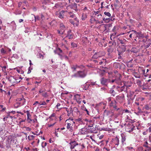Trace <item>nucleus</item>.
Masks as SVG:
<instances>
[{
  "instance_id": "nucleus-1",
  "label": "nucleus",
  "mask_w": 151,
  "mask_h": 151,
  "mask_svg": "<svg viewBox=\"0 0 151 151\" xmlns=\"http://www.w3.org/2000/svg\"><path fill=\"white\" fill-rule=\"evenodd\" d=\"M87 71L86 70H84L82 71H78L77 73L72 76V77H80L82 78L85 77L86 75Z\"/></svg>"
},
{
  "instance_id": "nucleus-2",
  "label": "nucleus",
  "mask_w": 151,
  "mask_h": 151,
  "mask_svg": "<svg viewBox=\"0 0 151 151\" xmlns=\"http://www.w3.org/2000/svg\"><path fill=\"white\" fill-rule=\"evenodd\" d=\"M128 104H131L133 102V101L135 98L136 95L134 94L133 92H130L129 94L127 95Z\"/></svg>"
},
{
  "instance_id": "nucleus-3",
  "label": "nucleus",
  "mask_w": 151,
  "mask_h": 151,
  "mask_svg": "<svg viewBox=\"0 0 151 151\" xmlns=\"http://www.w3.org/2000/svg\"><path fill=\"white\" fill-rule=\"evenodd\" d=\"M60 30H58L57 31L58 33L61 35L63 34L66 29V28L63 23L60 24Z\"/></svg>"
},
{
  "instance_id": "nucleus-4",
  "label": "nucleus",
  "mask_w": 151,
  "mask_h": 151,
  "mask_svg": "<svg viewBox=\"0 0 151 151\" xmlns=\"http://www.w3.org/2000/svg\"><path fill=\"white\" fill-rule=\"evenodd\" d=\"M116 100L120 103H122L125 99L124 95L123 94L121 95L116 96Z\"/></svg>"
},
{
  "instance_id": "nucleus-5",
  "label": "nucleus",
  "mask_w": 151,
  "mask_h": 151,
  "mask_svg": "<svg viewBox=\"0 0 151 151\" xmlns=\"http://www.w3.org/2000/svg\"><path fill=\"white\" fill-rule=\"evenodd\" d=\"M115 83L117 84H119L121 82V75L119 73L117 74L115 78Z\"/></svg>"
},
{
  "instance_id": "nucleus-6",
  "label": "nucleus",
  "mask_w": 151,
  "mask_h": 151,
  "mask_svg": "<svg viewBox=\"0 0 151 151\" xmlns=\"http://www.w3.org/2000/svg\"><path fill=\"white\" fill-rule=\"evenodd\" d=\"M117 103V102L115 100L111 101L109 103V105L111 107H112L115 109L116 110V111H118L119 109V108H117V106L116 105Z\"/></svg>"
},
{
  "instance_id": "nucleus-7",
  "label": "nucleus",
  "mask_w": 151,
  "mask_h": 151,
  "mask_svg": "<svg viewBox=\"0 0 151 151\" xmlns=\"http://www.w3.org/2000/svg\"><path fill=\"white\" fill-rule=\"evenodd\" d=\"M6 78L8 79L9 81L12 84L17 83V82H16V78L14 76H11L9 78L6 77Z\"/></svg>"
},
{
  "instance_id": "nucleus-8",
  "label": "nucleus",
  "mask_w": 151,
  "mask_h": 151,
  "mask_svg": "<svg viewBox=\"0 0 151 151\" xmlns=\"http://www.w3.org/2000/svg\"><path fill=\"white\" fill-rule=\"evenodd\" d=\"M124 65L122 63H119L116 62L114 63L113 64L115 68H118L119 69H121Z\"/></svg>"
},
{
  "instance_id": "nucleus-9",
  "label": "nucleus",
  "mask_w": 151,
  "mask_h": 151,
  "mask_svg": "<svg viewBox=\"0 0 151 151\" xmlns=\"http://www.w3.org/2000/svg\"><path fill=\"white\" fill-rule=\"evenodd\" d=\"M127 86L125 85H124L123 86L121 87L117 86L116 88L118 91L120 92H122L124 91L126 92L127 91Z\"/></svg>"
},
{
  "instance_id": "nucleus-10",
  "label": "nucleus",
  "mask_w": 151,
  "mask_h": 151,
  "mask_svg": "<svg viewBox=\"0 0 151 151\" xmlns=\"http://www.w3.org/2000/svg\"><path fill=\"white\" fill-rule=\"evenodd\" d=\"M69 145H70V149L71 150H73L76 146L78 145V144L76 141H73L69 143Z\"/></svg>"
},
{
  "instance_id": "nucleus-11",
  "label": "nucleus",
  "mask_w": 151,
  "mask_h": 151,
  "mask_svg": "<svg viewBox=\"0 0 151 151\" xmlns=\"http://www.w3.org/2000/svg\"><path fill=\"white\" fill-rule=\"evenodd\" d=\"M108 81L107 79L104 78H102L100 80L101 84L104 86H107Z\"/></svg>"
},
{
  "instance_id": "nucleus-12",
  "label": "nucleus",
  "mask_w": 151,
  "mask_h": 151,
  "mask_svg": "<svg viewBox=\"0 0 151 151\" xmlns=\"http://www.w3.org/2000/svg\"><path fill=\"white\" fill-rule=\"evenodd\" d=\"M127 127H128V125L127 126ZM129 127L130 128V129L129 130V129H129V128H127V132H132L133 130L134 129V127L133 126V124H130L129 125L128 127Z\"/></svg>"
},
{
  "instance_id": "nucleus-13",
  "label": "nucleus",
  "mask_w": 151,
  "mask_h": 151,
  "mask_svg": "<svg viewBox=\"0 0 151 151\" xmlns=\"http://www.w3.org/2000/svg\"><path fill=\"white\" fill-rule=\"evenodd\" d=\"M65 12V11L62 10L58 14V17L60 19H63L64 15V13Z\"/></svg>"
},
{
  "instance_id": "nucleus-14",
  "label": "nucleus",
  "mask_w": 151,
  "mask_h": 151,
  "mask_svg": "<svg viewBox=\"0 0 151 151\" xmlns=\"http://www.w3.org/2000/svg\"><path fill=\"white\" fill-rule=\"evenodd\" d=\"M113 143L115 146H118L119 144V141L117 137H116L113 139Z\"/></svg>"
},
{
  "instance_id": "nucleus-15",
  "label": "nucleus",
  "mask_w": 151,
  "mask_h": 151,
  "mask_svg": "<svg viewBox=\"0 0 151 151\" xmlns=\"http://www.w3.org/2000/svg\"><path fill=\"white\" fill-rule=\"evenodd\" d=\"M114 19H115L114 18H106L105 17H104L103 18V21H104L106 22H108L110 21V20L113 21L114 20Z\"/></svg>"
},
{
  "instance_id": "nucleus-16",
  "label": "nucleus",
  "mask_w": 151,
  "mask_h": 151,
  "mask_svg": "<svg viewBox=\"0 0 151 151\" xmlns=\"http://www.w3.org/2000/svg\"><path fill=\"white\" fill-rule=\"evenodd\" d=\"M67 129L70 132L73 131L72 127L71 124L70 123H67Z\"/></svg>"
},
{
  "instance_id": "nucleus-17",
  "label": "nucleus",
  "mask_w": 151,
  "mask_h": 151,
  "mask_svg": "<svg viewBox=\"0 0 151 151\" xmlns=\"http://www.w3.org/2000/svg\"><path fill=\"white\" fill-rule=\"evenodd\" d=\"M144 108L147 110H151V104H147L145 105L144 107Z\"/></svg>"
},
{
  "instance_id": "nucleus-18",
  "label": "nucleus",
  "mask_w": 151,
  "mask_h": 151,
  "mask_svg": "<svg viewBox=\"0 0 151 151\" xmlns=\"http://www.w3.org/2000/svg\"><path fill=\"white\" fill-rule=\"evenodd\" d=\"M66 111L67 112L68 114L67 115L68 116H70L71 114L73 112V111L72 110V108H70L69 109H68V108H66Z\"/></svg>"
},
{
  "instance_id": "nucleus-19",
  "label": "nucleus",
  "mask_w": 151,
  "mask_h": 151,
  "mask_svg": "<svg viewBox=\"0 0 151 151\" xmlns=\"http://www.w3.org/2000/svg\"><path fill=\"white\" fill-rule=\"evenodd\" d=\"M117 41L119 42L120 43L122 44L125 45L126 44V42H127V41L124 39L122 40L120 39H118V41Z\"/></svg>"
},
{
  "instance_id": "nucleus-20",
  "label": "nucleus",
  "mask_w": 151,
  "mask_h": 151,
  "mask_svg": "<svg viewBox=\"0 0 151 151\" xmlns=\"http://www.w3.org/2000/svg\"><path fill=\"white\" fill-rule=\"evenodd\" d=\"M121 136L122 137V143L123 144L126 140V136L124 134L122 133L121 134Z\"/></svg>"
},
{
  "instance_id": "nucleus-21",
  "label": "nucleus",
  "mask_w": 151,
  "mask_h": 151,
  "mask_svg": "<svg viewBox=\"0 0 151 151\" xmlns=\"http://www.w3.org/2000/svg\"><path fill=\"white\" fill-rule=\"evenodd\" d=\"M106 113V115L108 116H112L114 115V113L111 111H106L105 110L104 111Z\"/></svg>"
},
{
  "instance_id": "nucleus-22",
  "label": "nucleus",
  "mask_w": 151,
  "mask_h": 151,
  "mask_svg": "<svg viewBox=\"0 0 151 151\" xmlns=\"http://www.w3.org/2000/svg\"><path fill=\"white\" fill-rule=\"evenodd\" d=\"M145 100V98L142 97H137L136 99V101H138L140 102V103L142 102V103H143V101Z\"/></svg>"
},
{
  "instance_id": "nucleus-23",
  "label": "nucleus",
  "mask_w": 151,
  "mask_h": 151,
  "mask_svg": "<svg viewBox=\"0 0 151 151\" xmlns=\"http://www.w3.org/2000/svg\"><path fill=\"white\" fill-rule=\"evenodd\" d=\"M109 93L111 94V95L114 96L116 95V92L112 88L110 90Z\"/></svg>"
},
{
  "instance_id": "nucleus-24",
  "label": "nucleus",
  "mask_w": 151,
  "mask_h": 151,
  "mask_svg": "<svg viewBox=\"0 0 151 151\" xmlns=\"http://www.w3.org/2000/svg\"><path fill=\"white\" fill-rule=\"evenodd\" d=\"M70 17L71 18H75V19L76 20H77V18L76 17H75V15L72 12H69L68 13Z\"/></svg>"
},
{
  "instance_id": "nucleus-25",
  "label": "nucleus",
  "mask_w": 151,
  "mask_h": 151,
  "mask_svg": "<svg viewBox=\"0 0 151 151\" xmlns=\"http://www.w3.org/2000/svg\"><path fill=\"white\" fill-rule=\"evenodd\" d=\"M120 48H121V50H120L121 52H124L126 50V46L125 45H122Z\"/></svg>"
},
{
  "instance_id": "nucleus-26",
  "label": "nucleus",
  "mask_w": 151,
  "mask_h": 151,
  "mask_svg": "<svg viewBox=\"0 0 151 151\" xmlns=\"http://www.w3.org/2000/svg\"><path fill=\"white\" fill-rule=\"evenodd\" d=\"M10 142L9 141V140H7L6 142V146L7 148H9L10 147Z\"/></svg>"
},
{
  "instance_id": "nucleus-27",
  "label": "nucleus",
  "mask_w": 151,
  "mask_h": 151,
  "mask_svg": "<svg viewBox=\"0 0 151 151\" xmlns=\"http://www.w3.org/2000/svg\"><path fill=\"white\" fill-rule=\"evenodd\" d=\"M88 82H87L84 85V88H83V89L86 90H87L88 89L89 86V84H88Z\"/></svg>"
},
{
  "instance_id": "nucleus-28",
  "label": "nucleus",
  "mask_w": 151,
  "mask_h": 151,
  "mask_svg": "<svg viewBox=\"0 0 151 151\" xmlns=\"http://www.w3.org/2000/svg\"><path fill=\"white\" fill-rule=\"evenodd\" d=\"M143 119L145 120H147L148 118H150V116H147L145 113H144V112H143Z\"/></svg>"
},
{
  "instance_id": "nucleus-29",
  "label": "nucleus",
  "mask_w": 151,
  "mask_h": 151,
  "mask_svg": "<svg viewBox=\"0 0 151 151\" xmlns=\"http://www.w3.org/2000/svg\"><path fill=\"white\" fill-rule=\"evenodd\" d=\"M137 109L138 110V111L135 113L137 115H139L141 114L142 112V111L141 109L139 107H138Z\"/></svg>"
},
{
  "instance_id": "nucleus-30",
  "label": "nucleus",
  "mask_w": 151,
  "mask_h": 151,
  "mask_svg": "<svg viewBox=\"0 0 151 151\" xmlns=\"http://www.w3.org/2000/svg\"><path fill=\"white\" fill-rule=\"evenodd\" d=\"M101 57V55H97V53L95 52L94 55L92 56V58L94 59H97L98 57Z\"/></svg>"
},
{
  "instance_id": "nucleus-31",
  "label": "nucleus",
  "mask_w": 151,
  "mask_h": 151,
  "mask_svg": "<svg viewBox=\"0 0 151 151\" xmlns=\"http://www.w3.org/2000/svg\"><path fill=\"white\" fill-rule=\"evenodd\" d=\"M113 50L109 48L107 49V52H108V55L110 56H111V54L113 52Z\"/></svg>"
},
{
  "instance_id": "nucleus-32",
  "label": "nucleus",
  "mask_w": 151,
  "mask_h": 151,
  "mask_svg": "<svg viewBox=\"0 0 151 151\" xmlns=\"http://www.w3.org/2000/svg\"><path fill=\"white\" fill-rule=\"evenodd\" d=\"M73 35L71 34H68V35L66 36V37H68L69 39L73 38Z\"/></svg>"
},
{
  "instance_id": "nucleus-33",
  "label": "nucleus",
  "mask_w": 151,
  "mask_h": 151,
  "mask_svg": "<svg viewBox=\"0 0 151 151\" xmlns=\"http://www.w3.org/2000/svg\"><path fill=\"white\" fill-rule=\"evenodd\" d=\"M54 52L55 54H57L60 56L61 58L62 59V58L63 56L61 54V53L59 52L56 51V50H54Z\"/></svg>"
},
{
  "instance_id": "nucleus-34",
  "label": "nucleus",
  "mask_w": 151,
  "mask_h": 151,
  "mask_svg": "<svg viewBox=\"0 0 151 151\" xmlns=\"http://www.w3.org/2000/svg\"><path fill=\"white\" fill-rule=\"evenodd\" d=\"M35 137V136L33 135H30L28 137V139L29 140H33Z\"/></svg>"
},
{
  "instance_id": "nucleus-35",
  "label": "nucleus",
  "mask_w": 151,
  "mask_h": 151,
  "mask_svg": "<svg viewBox=\"0 0 151 151\" xmlns=\"http://www.w3.org/2000/svg\"><path fill=\"white\" fill-rule=\"evenodd\" d=\"M71 7L73 9H76L77 7V4L76 3H74L72 5H71Z\"/></svg>"
},
{
  "instance_id": "nucleus-36",
  "label": "nucleus",
  "mask_w": 151,
  "mask_h": 151,
  "mask_svg": "<svg viewBox=\"0 0 151 151\" xmlns=\"http://www.w3.org/2000/svg\"><path fill=\"white\" fill-rule=\"evenodd\" d=\"M127 148L129 150V151H134V150L133 148L132 147H127Z\"/></svg>"
},
{
  "instance_id": "nucleus-37",
  "label": "nucleus",
  "mask_w": 151,
  "mask_h": 151,
  "mask_svg": "<svg viewBox=\"0 0 151 151\" xmlns=\"http://www.w3.org/2000/svg\"><path fill=\"white\" fill-rule=\"evenodd\" d=\"M71 45L73 47H77V44L73 42L71 43Z\"/></svg>"
},
{
  "instance_id": "nucleus-38",
  "label": "nucleus",
  "mask_w": 151,
  "mask_h": 151,
  "mask_svg": "<svg viewBox=\"0 0 151 151\" xmlns=\"http://www.w3.org/2000/svg\"><path fill=\"white\" fill-rule=\"evenodd\" d=\"M86 18V14H83L82 17V20H85Z\"/></svg>"
},
{
  "instance_id": "nucleus-39",
  "label": "nucleus",
  "mask_w": 151,
  "mask_h": 151,
  "mask_svg": "<svg viewBox=\"0 0 151 151\" xmlns=\"http://www.w3.org/2000/svg\"><path fill=\"white\" fill-rule=\"evenodd\" d=\"M47 145V143L46 142H42V146L43 148H44Z\"/></svg>"
},
{
  "instance_id": "nucleus-40",
  "label": "nucleus",
  "mask_w": 151,
  "mask_h": 151,
  "mask_svg": "<svg viewBox=\"0 0 151 151\" xmlns=\"http://www.w3.org/2000/svg\"><path fill=\"white\" fill-rule=\"evenodd\" d=\"M104 14L105 15L108 16V17H110L111 15V14L110 13H109V12H105L104 13Z\"/></svg>"
},
{
  "instance_id": "nucleus-41",
  "label": "nucleus",
  "mask_w": 151,
  "mask_h": 151,
  "mask_svg": "<svg viewBox=\"0 0 151 151\" xmlns=\"http://www.w3.org/2000/svg\"><path fill=\"white\" fill-rule=\"evenodd\" d=\"M1 53H3V54H5L6 53V51H5V50H4V48H2L1 49Z\"/></svg>"
},
{
  "instance_id": "nucleus-42",
  "label": "nucleus",
  "mask_w": 151,
  "mask_h": 151,
  "mask_svg": "<svg viewBox=\"0 0 151 151\" xmlns=\"http://www.w3.org/2000/svg\"><path fill=\"white\" fill-rule=\"evenodd\" d=\"M42 96L44 97H46L47 96V93H44L42 94Z\"/></svg>"
},
{
  "instance_id": "nucleus-43",
  "label": "nucleus",
  "mask_w": 151,
  "mask_h": 151,
  "mask_svg": "<svg viewBox=\"0 0 151 151\" xmlns=\"http://www.w3.org/2000/svg\"><path fill=\"white\" fill-rule=\"evenodd\" d=\"M144 113H145L147 116H149V114L151 112H148L147 111H144Z\"/></svg>"
},
{
  "instance_id": "nucleus-44",
  "label": "nucleus",
  "mask_w": 151,
  "mask_h": 151,
  "mask_svg": "<svg viewBox=\"0 0 151 151\" xmlns=\"http://www.w3.org/2000/svg\"><path fill=\"white\" fill-rule=\"evenodd\" d=\"M56 51L59 52V51L60 52H59L62 53L63 52V51L62 50L60 49L59 48H58V49L56 50Z\"/></svg>"
},
{
  "instance_id": "nucleus-45",
  "label": "nucleus",
  "mask_w": 151,
  "mask_h": 151,
  "mask_svg": "<svg viewBox=\"0 0 151 151\" xmlns=\"http://www.w3.org/2000/svg\"><path fill=\"white\" fill-rule=\"evenodd\" d=\"M78 146L76 148V149L77 150H80L81 149V146L80 145V144L79 145H77Z\"/></svg>"
},
{
  "instance_id": "nucleus-46",
  "label": "nucleus",
  "mask_w": 151,
  "mask_h": 151,
  "mask_svg": "<svg viewBox=\"0 0 151 151\" xmlns=\"http://www.w3.org/2000/svg\"><path fill=\"white\" fill-rule=\"evenodd\" d=\"M127 66L128 68L132 67L133 66V65L131 64H127Z\"/></svg>"
},
{
  "instance_id": "nucleus-47",
  "label": "nucleus",
  "mask_w": 151,
  "mask_h": 151,
  "mask_svg": "<svg viewBox=\"0 0 151 151\" xmlns=\"http://www.w3.org/2000/svg\"><path fill=\"white\" fill-rule=\"evenodd\" d=\"M97 16V18L99 19H100L102 15L101 14H98L97 15H96Z\"/></svg>"
},
{
  "instance_id": "nucleus-48",
  "label": "nucleus",
  "mask_w": 151,
  "mask_h": 151,
  "mask_svg": "<svg viewBox=\"0 0 151 151\" xmlns=\"http://www.w3.org/2000/svg\"><path fill=\"white\" fill-rule=\"evenodd\" d=\"M2 70L4 72H5V71H6V66H3V67H2Z\"/></svg>"
},
{
  "instance_id": "nucleus-49",
  "label": "nucleus",
  "mask_w": 151,
  "mask_h": 151,
  "mask_svg": "<svg viewBox=\"0 0 151 151\" xmlns=\"http://www.w3.org/2000/svg\"><path fill=\"white\" fill-rule=\"evenodd\" d=\"M134 103L137 105V106H139L140 103H141L140 102L138 101H136V100H135Z\"/></svg>"
},
{
  "instance_id": "nucleus-50",
  "label": "nucleus",
  "mask_w": 151,
  "mask_h": 151,
  "mask_svg": "<svg viewBox=\"0 0 151 151\" xmlns=\"http://www.w3.org/2000/svg\"><path fill=\"white\" fill-rule=\"evenodd\" d=\"M71 68L73 70V71H74L76 70V67L74 66H73L71 67Z\"/></svg>"
},
{
  "instance_id": "nucleus-51",
  "label": "nucleus",
  "mask_w": 151,
  "mask_h": 151,
  "mask_svg": "<svg viewBox=\"0 0 151 151\" xmlns=\"http://www.w3.org/2000/svg\"><path fill=\"white\" fill-rule=\"evenodd\" d=\"M27 119H29V116H30V115L29 114V112L28 111H27Z\"/></svg>"
},
{
  "instance_id": "nucleus-52",
  "label": "nucleus",
  "mask_w": 151,
  "mask_h": 151,
  "mask_svg": "<svg viewBox=\"0 0 151 151\" xmlns=\"http://www.w3.org/2000/svg\"><path fill=\"white\" fill-rule=\"evenodd\" d=\"M145 146L146 147H147V149L149 150V151H150V150H151V147H149L148 146H146V145H145Z\"/></svg>"
},
{
  "instance_id": "nucleus-53",
  "label": "nucleus",
  "mask_w": 151,
  "mask_h": 151,
  "mask_svg": "<svg viewBox=\"0 0 151 151\" xmlns=\"http://www.w3.org/2000/svg\"><path fill=\"white\" fill-rule=\"evenodd\" d=\"M20 100L23 103V104L25 102V100L24 99H20Z\"/></svg>"
},
{
  "instance_id": "nucleus-54",
  "label": "nucleus",
  "mask_w": 151,
  "mask_h": 151,
  "mask_svg": "<svg viewBox=\"0 0 151 151\" xmlns=\"http://www.w3.org/2000/svg\"><path fill=\"white\" fill-rule=\"evenodd\" d=\"M4 133L3 130L1 128L0 129V134H3Z\"/></svg>"
},
{
  "instance_id": "nucleus-55",
  "label": "nucleus",
  "mask_w": 151,
  "mask_h": 151,
  "mask_svg": "<svg viewBox=\"0 0 151 151\" xmlns=\"http://www.w3.org/2000/svg\"><path fill=\"white\" fill-rule=\"evenodd\" d=\"M46 104L45 101H43L40 104V105H46Z\"/></svg>"
},
{
  "instance_id": "nucleus-56",
  "label": "nucleus",
  "mask_w": 151,
  "mask_h": 151,
  "mask_svg": "<svg viewBox=\"0 0 151 151\" xmlns=\"http://www.w3.org/2000/svg\"><path fill=\"white\" fill-rule=\"evenodd\" d=\"M99 12V11H97L96 12H94V14L95 15H97V14H98Z\"/></svg>"
},
{
  "instance_id": "nucleus-57",
  "label": "nucleus",
  "mask_w": 151,
  "mask_h": 151,
  "mask_svg": "<svg viewBox=\"0 0 151 151\" xmlns=\"http://www.w3.org/2000/svg\"><path fill=\"white\" fill-rule=\"evenodd\" d=\"M55 122L53 124H49L48 125V127H50L52 126L55 124Z\"/></svg>"
},
{
  "instance_id": "nucleus-58",
  "label": "nucleus",
  "mask_w": 151,
  "mask_h": 151,
  "mask_svg": "<svg viewBox=\"0 0 151 151\" xmlns=\"http://www.w3.org/2000/svg\"><path fill=\"white\" fill-rule=\"evenodd\" d=\"M31 130V129L29 127H26V130L27 131H30Z\"/></svg>"
},
{
  "instance_id": "nucleus-59",
  "label": "nucleus",
  "mask_w": 151,
  "mask_h": 151,
  "mask_svg": "<svg viewBox=\"0 0 151 151\" xmlns=\"http://www.w3.org/2000/svg\"><path fill=\"white\" fill-rule=\"evenodd\" d=\"M35 21H36V20L39 19V17L38 16H35Z\"/></svg>"
},
{
  "instance_id": "nucleus-60",
  "label": "nucleus",
  "mask_w": 151,
  "mask_h": 151,
  "mask_svg": "<svg viewBox=\"0 0 151 151\" xmlns=\"http://www.w3.org/2000/svg\"><path fill=\"white\" fill-rule=\"evenodd\" d=\"M110 82L111 83H113L115 82V80L114 79L112 80L111 81H110Z\"/></svg>"
},
{
  "instance_id": "nucleus-61",
  "label": "nucleus",
  "mask_w": 151,
  "mask_h": 151,
  "mask_svg": "<svg viewBox=\"0 0 151 151\" xmlns=\"http://www.w3.org/2000/svg\"><path fill=\"white\" fill-rule=\"evenodd\" d=\"M73 110H75V111H76V112H78V111L77 108L76 107H74L73 108Z\"/></svg>"
},
{
  "instance_id": "nucleus-62",
  "label": "nucleus",
  "mask_w": 151,
  "mask_h": 151,
  "mask_svg": "<svg viewBox=\"0 0 151 151\" xmlns=\"http://www.w3.org/2000/svg\"><path fill=\"white\" fill-rule=\"evenodd\" d=\"M137 83L138 84H141V81H140L139 80H137Z\"/></svg>"
},
{
  "instance_id": "nucleus-63",
  "label": "nucleus",
  "mask_w": 151,
  "mask_h": 151,
  "mask_svg": "<svg viewBox=\"0 0 151 151\" xmlns=\"http://www.w3.org/2000/svg\"><path fill=\"white\" fill-rule=\"evenodd\" d=\"M89 84V86L90 85H91L92 86L94 85H95V83L91 82V83L90 84Z\"/></svg>"
},
{
  "instance_id": "nucleus-64",
  "label": "nucleus",
  "mask_w": 151,
  "mask_h": 151,
  "mask_svg": "<svg viewBox=\"0 0 151 151\" xmlns=\"http://www.w3.org/2000/svg\"><path fill=\"white\" fill-rule=\"evenodd\" d=\"M32 151H37V148H33L32 149Z\"/></svg>"
}]
</instances>
